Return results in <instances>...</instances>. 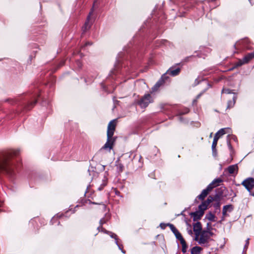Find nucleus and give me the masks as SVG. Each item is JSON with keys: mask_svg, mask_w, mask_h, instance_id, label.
Returning a JSON list of instances; mask_svg holds the SVG:
<instances>
[{"mask_svg": "<svg viewBox=\"0 0 254 254\" xmlns=\"http://www.w3.org/2000/svg\"><path fill=\"white\" fill-rule=\"evenodd\" d=\"M223 180L220 178H217L214 180L211 183H210L208 187L212 190V189L220 185L221 183H222Z\"/></svg>", "mask_w": 254, "mask_h": 254, "instance_id": "6e6552de", "label": "nucleus"}, {"mask_svg": "<svg viewBox=\"0 0 254 254\" xmlns=\"http://www.w3.org/2000/svg\"><path fill=\"white\" fill-rule=\"evenodd\" d=\"M180 71V69L178 68L175 70H169L168 71V73L171 74L173 76L177 75Z\"/></svg>", "mask_w": 254, "mask_h": 254, "instance_id": "aec40b11", "label": "nucleus"}, {"mask_svg": "<svg viewBox=\"0 0 254 254\" xmlns=\"http://www.w3.org/2000/svg\"><path fill=\"white\" fill-rule=\"evenodd\" d=\"M242 185L251 192V190L254 187V179L248 178L243 182Z\"/></svg>", "mask_w": 254, "mask_h": 254, "instance_id": "20e7f679", "label": "nucleus"}, {"mask_svg": "<svg viewBox=\"0 0 254 254\" xmlns=\"http://www.w3.org/2000/svg\"><path fill=\"white\" fill-rule=\"evenodd\" d=\"M233 209L232 205H227L223 207V215L224 216H226V213L227 211H231Z\"/></svg>", "mask_w": 254, "mask_h": 254, "instance_id": "2eb2a0df", "label": "nucleus"}, {"mask_svg": "<svg viewBox=\"0 0 254 254\" xmlns=\"http://www.w3.org/2000/svg\"><path fill=\"white\" fill-rule=\"evenodd\" d=\"M188 233L190 235H191L192 234V231L191 230H189Z\"/></svg>", "mask_w": 254, "mask_h": 254, "instance_id": "72a5a7b5", "label": "nucleus"}, {"mask_svg": "<svg viewBox=\"0 0 254 254\" xmlns=\"http://www.w3.org/2000/svg\"><path fill=\"white\" fill-rule=\"evenodd\" d=\"M209 198L211 199V202L214 201L216 202H220L221 199V195L220 194H216L214 196H208Z\"/></svg>", "mask_w": 254, "mask_h": 254, "instance_id": "4468645a", "label": "nucleus"}, {"mask_svg": "<svg viewBox=\"0 0 254 254\" xmlns=\"http://www.w3.org/2000/svg\"><path fill=\"white\" fill-rule=\"evenodd\" d=\"M201 229V225L200 222H197L193 224V231L195 234V240H197Z\"/></svg>", "mask_w": 254, "mask_h": 254, "instance_id": "0eeeda50", "label": "nucleus"}, {"mask_svg": "<svg viewBox=\"0 0 254 254\" xmlns=\"http://www.w3.org/2000/svg\"><path fill=\"white\" fill-rule=\"evenodd\" d=\"M238 170V167L237 165H231L228 168V171L231 174L234 173V172L237 171Z\"/></svg>", "mask_w": 254, "mask_h": 254, "instance_id": "dca6fc26", "label": "nucleus"}, {"mask_svg": "<svg viewBox=\"0 0 254 254\" xmlns=\"http://www.w3.org/2000/svg\"><path fill=\"white\" fill-rule=\"evenodd\" d=\"M1 203L0 202V206H1Z\"/></svg>", "mask_w": 254, "mask_h": 254, "instance_id": "37998d69", "label": "nucleus"}, {"mask_svg": "<svg viewBox=\"0 0 254 254\" xmlns=\"http://www.w3.org/2000/svg\"><path fill=\"white\" fill-rule=\"evenodd\" d=\"M211 203V199L208 197L206 200L204 201L200 205H199L198 208L199 209L204 211L207 209L208 206Z\"/></svg>", "mask_w": 254, "mask_h": 254, "instance_id": "1a4fd4ad", "label": "nucleus"}, {"mask_svg": "<svg viewBox=\"0 0 254 254\" xmlns=\"http://www.w3.org/2000/svg\"><path fill=\"white\" fill-rule=\"evenodd\" d=\"M163 4H164V2H162L161 3H158L157 4L155 7L154 8L153 10V12H155L156 10H160L161 9V8L162 7V6L163 5ZM156 13L155 12H154L153 13H152V14H155Z\"/></svg>", "mask_w": 254, "mask_h": 254, "instance_id": "4be33fe9", "label": "nucleus"}, {"mask_svg": "<svg viewBox=\"0 0 254 254\" xmlns=\"http://www.w3.org/2000/svg\"><path fill=\"white\" fill-rule=\"evenodd\" d=\"M245 64H246V63H244V60L243 59L242 60H240L237 63H236L235 66L236 67L240 66Z\"/></svg>", "mask_w": 254, "mask_h": 254, "instance_id": "5701e85b", "label": "nucleus"}, {"mask_svg": "<svg viewBox=\"0 0 254 254\" xmlns=\"http://www.w3.org/2000/svg\"><path fill=\"white\" fill-rule=\"evenodd\" d=\"M218 140L216 138H214L213 141L212 145V147L213 149L215 148L217 145Z\"/></svg>", "mask_w": 254, "mask_h": 254, "instance_id": "bb28decb", "label": "nucleus"}, {"mask_svg": "<svg viewBox=\"0 0 254 254\" xmlns=\"http://www.w3.org/2000/svg\"><path fill=\"white\" fill-rule=\"evenodd\" d=\"M152 100L149 94H145L141 99L139 104L141 107L145 108L152 102Z\"/></svg>", "mask_w": 254, "mask_h": 254, "instance_id": "39448f33", "label": "nucleus"}, {"mask_svg": "<svg viewBox=\"0 0 254 254\" xmlns=\"http://www.w3.org/2000/svg\"><path fill=\"white\" fill-rule=\"evenodd\" d=\"M229 129V128H222L221 129H220L218 132V133H219V134L222 136V135L226 133V130H228Z\"/></svg>", "mask_w": 254, "mask_h": 254, "instance_id": "b1692460", "label": "nucleus"}, {"mask_svg": "<svg viewBox=\"0 0 254 254\" xmlns=\"http://www.w3.org/2000/svg\"><path fill=\"white\" fill-rule=\"evenodd\" d=\"M0 172L4 173L9 176H12L14 173L8 162V157L6 154L0 156Z\"/></svg>", "mask_w": 254, "mask_h": 254, "instance_id": "f03ea898", "label": "nucleus"}, {"mask_svg": "<svg viewBox=\"0 0 254 254\" xmlns=\"http://www.w3.org/2000/svg\"><path fill=\"white\" fill-rule=\"evenodd\" d=\"M248 1H249V2H250V3L251 5H252H252H254V2H253V0H248Z\"/></svg>", "mask_w": 254, "mask_h": 254, "instance_id": "2f4dec72", "label": "nucleus"}, {"mask_svg": "<svg viewBox=\"0 0 254 254\" xmlns=\"http://www.w3.org/2000/svg\"><path fill=\"white\" fill-rule=\"evenodd\" d=\"M211 190V189L207 186V187L205 189L203 190L202 191L201 194L197 196V198L201 200H204L205 197L208 194V193Z\"/></svg>", "mask_w": 254, "mask_h": 254, "instance_id": "9d476101", "label": "nucleus"}, {"mask_svg": "<svg viewBox=\"0 0 254 254\" xmlns=\"http://www.w3.org/2000/svg\"><path fill=\"white\" fill-rule=\"evenodd\" d=\"M220 136H221V135H220L219 134V133H218V132H217L215 134V136H214V138H216V139H217V140H218V139H219V137H220Z\"/></svg>", "mask_w": 254, "mask_h": 254, "instance_id": "c756f323", "label": "nucleus"}, {"mask_svg": "<svg viewBox=\"0 0 254 254\" xmlns=\"http://www.w3.org/2000/svg\"><path fill=\"white\" fill-rule=\"evenodd\" d=\"M214 207L216 208H219L220 207V202H216L214 204Z\"/></svg>", "mask_w": 254, "mask_h": 254, "instance_id": "c85d7f7f", "label": "nucleus"}, {"mask_svg": "<svg viewBox=\"0 0 254 254\" xmlns=\"http://www.w3.org/2000/svg\"><path fill=\"white\" fill-rule=\"evenodd\" d=\"M207 218L210 220V221H215L214 220V218H215V216L212 214V213H209L208 217H207Z\"/></svg>", "mask_w": 254, "mask_h": 254, "instance_id": "a878e982", "label": "nucleus"}, {"mask_svg": "<svg viewBox=\"0 0 254 254\" xmlns=\"http://www.w3.org/2000/svg\"><path fill=\"white\" fill-rule=\"evenodd\" d=\"M254 58V52L247 54L243 58L244 63H248L251 60Z\"/></svg>", "mask_w": 254, "mask_h": 254, "instance_id": "ddd939ff", "label": "nucleus"}, {"mask_svg": "<svg viewBox=\"0 0 254 254\" xmlns=\"http://www.w3.org/2000/svg\"><path fill=\"white\" fill-rule=\"evenodd\" d=\"M117 126V120L111 121L108 126L107 140L103 146L100 149V152H109L113 148L116 141V137H113Z\"/></svg>", "mask_w": 254, "mask_h": 254, "instance_id": "f257e3e1", "label": "nucleus"}, {"mask_svg": "<svg viewBox=\"0 0 254 254\" xmlns=\"http://www.w3.org/2000/svg\"><path fill=\"white\" fill-rule=\"evenodd\" d=\"M172 11H177V12L176 13V16H182L183 14L185 13V11L184 10L183 8H180L178 9V8L176 9L175 8L172 9Z\"/></svg>", "mask_w": 254, "mask_h": 254, "instance_id": "a211bd4d", "label": "nucleus"}, {"mask_svg": "<svg viewBox=\"0 0 254 254\" xmlns=\"http://www.w3.org/2000/svg\"><path fill=\"white\" fill-rule=\"evenodd\" d=\"M222 93L230 94L231 93V91L229 89L223 88L222 90Z\"/></svg>", "mask_w": 254, "mask_h": 254, "instance_id": "cd10ccee", "label": "nucleus"}, {"mask_svg": "<svg viewBox=\"0 0 254 254\" xmlns=\"http://www.w3.org/2000/svg\"><path fill=\"white\" fill-rule=\"evenodd\" d=\"M202 251V248L195 246L193 247L191 250V254H199L200 252Z\"/></svg>", "mask_w": 254, "mask_h": 254, "instance_id": "f3484780", "label": "nucleus"}, {"mask_svg": "<svg viewBox=\"0 0 254 254\" xmlns=\"http://www.w3.org/2000/svg\"><path fill=\"white\" fill-rule=\"evenodd\" d=\"M92 43H90V42H87L86 44H85V45L87 46V45H91Z\"/></svg>", "mask_w": 254, "mask_h": 254, "instance_id": "e433bc0d", "label": "nucleus"}, {"mask_svg": "<svg viewBox=\"0 0 254 254\" xmlns=\"http://www.w3.org/2000/svg\"><path fill=\"white\" fill-rule=\"evenodd\" d=\"M212 233L208 231H203L200 233V237L197 239L199 244H204L207 243L208 239L210 238Z\"/></svg>", "mask_w": 254, "mask_h": 254, "instance_id": "7ed1b4c3", "label": "nucleus"}, {"mask_svg": "<svg viewBox=\"0 0 254 254\" xmlns=\"http://www.w3.org/2000/svg\"><path fill=\"white\" fill-rule=\"evenodd\" d=\"M211 136H212V133L210 135V137H211Z\"/></svg>", "mask_w": 254, "mask_h": 254, "instance_id": "79ce46f5", "label": "nucleus"}, {"mask_svg": "<svg viewBox=\"0 0 254 254\" xmlns=\"http://www.w3.org/2000/svg\"><path fill=\"white\" fill-rule=\"evenodd\" d=\"M249 244V239H248L246 241V247H247Z\"/></svg>", "mask_w": 254, "mask_h": 254, "instance_id": "473e14b6", "label": "nucleus"}, {"mask_svg": "<svg viewBox=\"0 0 254 254\" xmlns=\"http://www.w3.org/2000/svg\"><path fill=\"white\" fill-rule=\"evenodd\" d=\"M90 15H91V13L90 12V13H89V15H88V16H90Z\"/></svg>", "mask_w": 254, "mask_h": 254, "instance_id": "ea45409f", "label": "nucleus"}, {"mask_svg": "<svg viewBox=\"0 0 254 254\" xmlns=\"http://www.w3.org/2000/svg\"><path fill=\"white\" fill-rule=\"evenodd\" d=\"M106 184H107V178H105L103 180V184L101 185V187H100L98 189L99 190H101L103 189V188L106 185Z\"/></svg>", "mask_w": 254, "mask_h": 254, "instance_id": "393cba45", "label": "nucleus"}, {"mask_svg": "<svg viewBox=\"0 0 254 254\" xmlns=\"http://www.w3.org/2000/svg\"><path fill=\"white\" fill-rule=\"evenodd\" d=\"M172 231L175 234L176 238L180 242L184 240V239L182 237L181 234L179 232L177 228L172 224H168Z\"/></svg>", "mask_w": 254, "mask_h": 254, "instance_id": "423d86ee", "label": "nucleus"}, {"mask_svg": "<svg viewBox=\"0 0 254 254\" xmlns=\"http://www.w3.org/2000/svg\"><path fill=\"white\" fill-rule=\"evenodd\" d=\"M235 100H236V97L235 96H234V97H233V104H235Z\"/></svg>", "mask_w": 254, "mask_h": 254, "instance_id": "f704fd0d", "label": "nucleus"}, {"mask_svg": "<svg viewBox=\"0 0 254 254\" xmlns=\"http://www.w3.org/2000/svg\"><path fill=\"white\" fill-rule=\"evenodd\" d=\"M103 222H104V221H103V220H101V223H103Z\"/></svg>", "mask_w": 254, "mask_h": 254, "instance_id": "58836bf2", "label": "nucleus"}, {"mask_svg": "<svg viewBox=\"0 0 254 254\" xmlns=\"http://www.w3.org/2000/svg\"><path fill=\"white\" fill-rule=\"evenodd\" d=\"M203 214L204 211L199 209L198 211L191 213V215L193 217L194 221H196L198 219H200L201 217L203 216Z\"/></svg>", "mask_w": 254, "mask_h": 254, "instance_id": "9b49d317", "label": "nucleus"}, {"mask_svg": "<svg viewBox=\"0 0 254 254\" xmlns=\"http://www.w3.org/2000/svg\"><path fill=\"white\" fill-rule=\"evenodd\" d=\"M94 19H93V17H87L83 27V30L85 31L89 29Z\"/></svg>", "mask_w": 254, "mask_h": 254, "instance_id": "f8f14e48", "label": "nucleus"}, {"mask_svg": "<svg viewBox=\"0 0 254 254\" xmlns=\"http://www.w3.org/2000/svg\"><path fill=\"white\" fill-rule=\"evenodd\" d=\"M163 84V81L160 80L152 88L151 93L155 92L157 90V89L159 88V87Z\"/></svg>", "mask_w": 254, "mask_h": 254, "instance_id": "6ab92c4d", "label": "nucleus"}, {"mask_svg": "<svg viewBox=\"0 0 254 254\" xmlns=\"http://www.w3.org/2000/svg\"><path fill=\"white\" fill-rule=\"evenodd\" d=\"M209 0V1H216L217 0Z\"/></svg>", "mask_w": 254, "mask_h": 254, "instance_id": "4c0bfd02", "label": "nucleus"}, {"mask_svg": "<svg viewBox=\"0 0 254 254\" xmlns=\"http://www.w3.org/2000/svg\"><path fill=\"white\" fill-rule=\"evenodd\" d=\"M167 225H168V224H164V223H161L160 225V227L162 229H164L166 228V226Z\"/></svg>", "mask_w": 254, "mask_h": 254, "instance_id": "7c9ffc66", "label": "nucleus"}, {"mask_svg": "<svg viewBox=\"0 0 254 254\" xmlns=\"http://www.w3.org/2000/svg\"><path fill=\"white\" fill-rule=\"evenodd\" d=\"M182 246V252L184 253H185L187 251V248H188V246H187V245L186 243V241L185 240L182 241L180 242Z\"/></svg>", "mask_w": 254, "mask_h": 254, "instance_id": "412c9836", "label": "nucleus"}, {"mask_svg": "<svg viewBox=\"0 0 254 254\" xmlns=\"http://www.w3.org/2000/svg\"><path fill=\"white\" fill-rule=\"evenodd\" d=\"M121 171H122V167H120Z\"/></svg>", "mask_w": 254, "mask_h": 254, "instance_id": "a19ab883", "label": "nucleus"}, {"mask_svg": "<svg viewBox=\"0 0 254 254\" xmlns=\"http://www.w3.org/2000/svg\"><path fill=\"white\" fill-rule=\"evenodd\" d=\"M36 101L35 100V101H34L33 102H31V104L32 105H35V104H36Z\"/></svg>", "mask_w": 254, "mask_h": 254, "instance_id": "c9c22d12", "label": "nucleus"}]
</instances>
